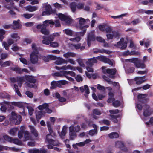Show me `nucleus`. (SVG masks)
Wrapping results in <instances>:
<instances>
[{"instance_id": "f257e3e1", "label": "nucleus", "mask_w": 153, "mask_h": 153, "mask_svg": "<svg viewBox=\"0 0 153 153\" xmlns=\"http://www.w3.org/2000/svg\"><path fill=\"white\" fill-rule=\"evenodd\" d=\"M50 120L51 122L48 121L46 122L47 126L50 134H48L46 137L45 142L46 143H48V148L51 149L53 148V146H57L59 145V143L57 140L52 139V135H55L54 133L53 132L52 125L54 124L56 120V118L54 117H50Z\"/></svg>"}, {"instance_id": "f03ea898", "label": "nucleus", "mask_w": 153, "mask_h": 153, "mask_svg": "<svg viewBox=\"0 0 153 153\" xmlns=\"http://www.w3.org/2000/svg\"><path fill=\"white\" fill-rule=\"evenodd\" d=\"M76 19L79 21V27L83 30V31L77 33V37L68 39L67 40L68 42L70 41L74 42H79L81 39V37L83 36L85 33L86 29L89 27V25L87 24L90 22L88 19H85L83 18L80 17Z\"/></svg>"}, {"instance_id": "7ed1b4c3", "label": "nucleus", "mask_w": 153, "mask_h": 153, "mask_svg": "<svg viewBox=\"0 0 153 153\" xmlns=\"http://www.w3.org/2000/svg\"><path fill=\"white\" fill-rule=\"evenodd\" d=\"M53 27L54 24L56 27L60 26L61 25L59 20L56 19L55 21L53 20H47L43 22L42 25L39 24L36 27L37 29L40 30L41 33L45 35H48L49 33V30L46 29V27L49 25Z\"/></svg>"}, {"instance_id": "20e7f679", "label": "nucleus", "mask_w": 153, "mask_h": 153, "mask_svg": "<svg viewBox=\"0 0 153 153\" xmlns=\"http://www.w3.org/2000/svg\"><path fill=\"white\" fill-rule=\"evenodd\" d=\"M12 104L14 106L22 108V112H20V113L22 115L25 116V115L24 110V108L25 106L28 109L29 114L30 115H32L34 111L32 107L27 105V104L26 103L13 102H12Z\"/></svg>"}, {"instance_id": "39448f33", "label": "nucleus", "mask_w": 153, "mask_h": 153, "mask_svg": "<svg viewBox=\"0 0 153 153\" xmlns=\"http://www.w3.org/2000/svg\"><path fill=\"white\" fill-rule=\"evenodd\" d=\"M106 37L108 39H111L113 38L118 39L120 36V34L117 31L113 30L110 27L106 28Z\"/></svg>"}, {"instance_id": "423d86ee", "label": "nucleus", "mask_w": 153, "mask_h": 153, "mask_svg": "<svg viewBox=\"0 0 153 153\" xmlns=\"http://www.w3.org/2000/svg\"><path fill=\"white\" fill-rule=\"evenodd\" d=\"M43 11L42 13V16L49 15L53 13L51 6L48 3H45L43 4Z\"/></svg>"}, {"instance_id": "0eeeda50", "label": "nucleus", "mask_w": 153, "mask_h": 153, "mask_svg": "<svg viewBox=\"0 0 153 153\" xmlns=\"http://www.w3.org/2000/svg\"><path fill=\"white\" fill-rule=\"evenodd\" d=\"M22 121V118L19 115H17V114L14 112L11 113V116L10 118V121L12 123H15V125L19 124Z\"/></svg>"}, {"instance_id": "6e6552de", "label": "nucleus", "mask_w": 153, "mask_h": 153, "mask_svg": "<svg viewBox=\"0 0 153 153\" xmlns=\"http://www.w3.org/2000/svg\"><path fill=\"white\" fill-rule=\"evenodd\" d=\"M109 112L111 114L110 116L111 118V120L114 122L117 123L118 120L120 119L121 117L120 115H114L119 113V111L118 110H111L109 111Z\"/></svg>"}, {"instance_id": "1a4fd4ad", "label": "nucleus", "mask_w": 153, "mask_h": 153, "mask_svg": "<svg viewBox=\"0 0 153 153\" xmlns=\"http://www.w3.org/2000/svg\"><path fill=\"white\" fill-rule=\"evenodd\" d=\"M126 62H129L134 63L135 66L137 68H143L145 67L144 64L141 63L140 60L137 58H133L131 59H125Z\"/></svg>"}, {"instance_id": "9d476101", "label": "nucleus", "mask_w": 153, "mask_h": 153, "mask_svg": "<svg viewBox=\"0 0 153 153\" xmlns=\"http://www.w3.org/2000/svg\"><path fill=\"white\" fill-rule=\"evenodd\" d=\"M80 127L77 126L74 127L71 126L69 128L70 137V139L73 140L76 137V132L79 131L80 130Z\"/></svg>"}, {"instance_id": "9b49d317", "label": "nucleus", "mask_w": 153, "mask_h": 153, "mask_svg": "<svg viewBox=\"0 0 153 153\" xmlns=\"http://www.w3.org/2000/svg\"><path fill=\"white\" fill-rule=\"evenodd\" d=\"M25 77L26 80L29 83H26V85L27 86L33 88H35L36 87L35 85L33 84H35L36 82V80L33 76L25 75Z\"/></svg>"}, {"instance_id": "f8f14e48", "label": "nucleus", "mask_w": 153, "mask_h": 153, "mask_svg": "<svg viewBox=\"0 0 153 153\" xmlns=\"http://www.w3.org/2000/svg\"><path fill=\"white\" fill-rule=\"evenodd\" d=\"M84 4L82 3H79L77 4L74 3H71L70 4V7L73 12H74L76 9H81L84 8Z\"/></svg>"}, {"instance_id": "ddd939ff", "label": "nucleus", "mask_w": 153, "mask_h": 153, "mask_svg": "<svg viewBox=\"0 0 153 153\" xmlns=\"http://www.w3.org/2000/svg\"><path fill=\"white\" fill-rule=\"evenodd\" d=\"M97 60L103 62L105 63H108L111 66H112L114 64V61L112 60H110L106 58L105 56L100 55L97 57Z\"/></svg>"}, {"instance_id": "4468645a", "label": "nucleus", "mask_w": 153, "mask_h": 153, "mask_svg": "<svg viewBox=\"0 0 153 153\" xmlns=\"http://www.w3.org/2000/svg\"><path fill=\"white\" fill-rule=\"evenodd\" d=\"M114 46L120 48L121 50H123L127 47V42L124 41L123 38H122L119 42L114 45Z\"/></svg>"}, {"instance_id": "2eb2a0df", "label": "nucleus", "mask_w": 153, "mask_h": 153, "mask_svg": "<svg viewBox=\"0 0 153 153\" xmlns=\"http://www.w3.org/2000/svg\"><path fill=\"white\" fill-rule=\"evenodd\" d=\"M56 16L57 17L55 16V17H58L62 21H65L67 23L69 24L71 22V19L62 13H59L56 14Z\"/></svg>"}, {"instance_id": "dca6fc26", "label": "nucleus", "mask_w": 153, "mask_h": 153, "mask_svg": "<svg viewBox=\"0 0 153 153\" xmlns=\"http://www.w3.org/2000/svg\"><path fill=\"white\" fill-rule=\"evenodd\" d=\"M143 107L145 109V111L144 112L143 117H142L141 118L143 120L145 121L146 120V119L147 118V117L150 115L151 112L149 109V106L148 105H145L143 106Z\"/></svg>"}, {"instance_id": "f3484780", "label": "nucleus", "mask_w": 153, "mask_h": 153, "mask_svg": "<svg viewBox=\"0 0 153 153\" xmlns=\"http://www.w3.org/2000/svg\"><path fill=\"white\" fill-rule=\"evenodd\" d=\"M38 53H35L32 52L30 55V59L31 62L33 64L37 63L38 61L39 57L38 55Z\"/></svg>"}, {"instance_id": "a211bd4d", "label": "nucleus", "mask_w": 153, "mask_h": 153, "mask_svg": "<svg viewBox=\"0 0 153 153\" xmlns=\"http://www.w3.org/2000/svg\"><path fill=\"white\" fill-rule=\"evenodd\" d=\"M92 140L90 139H87L85 141L83 142H80L79 143H76L73 145V147L75 149H78V147H83L85 145L88 144L89 143L91 142Z\"/></svg>"}, {"instance_id": "6ab92c4d", "label": "nucleus", "mask_w": 153, "mask_h": 153, "mask_svg": "<svg viewBox=\"0 0 153 153\" xmlns=\"http://www.w3.org/2000/svg\"><path fill=\"white\" fill-rule=\"evenodd\" d=\"M115 146L117 148H120L122 150L125 152H126L128 150V148L124 146L122 141H117L115 143Z\"/></svg>"}, {"instance_id": "aec40b11", "label": "nucleus", "mask_w": 153, "mask_h": 153, "mask_svg": "<svg viewBox=\"0 0 153 153\" xmlns=\"http://www.w3.org/2000/svg\"><path fill=\"white\" fill-rule=\"evenodd\" d=\"M95 40V37L94 35V31L91 32L89 33L87 37V44L88 46H90L91 42Z\"/></svg>"}, {"instance_id": "412c9836", "label": "nucleus", "mask_w": 153, "mask_h": 153, "mask_svg": "<svg viewBox=\"0 0 153 153\" xmlns=\"http://www.w3.org/2000/svg\"><path fill=\"white\" fill-rule=\"evenodd\" d=\"M5 0L7 2V3L4 5V7L5 8L8 9H12L15 8L13 3V0Z\"/></svg>"}, {"instance_id": "4be33fe9", "label": "nucleus", "mask_w": 153, "mask_h": 153, "mask_svg": "<svg viewBox=\"0 0 153 153\" xmlns=\"http://www.w3.org/2000/svg\"><path fill=\"white\" fill-rule=\"evenodd\" d=\"M48 108V105L47 103H44L42 105H40L38 107V108L40 110H42L44 109L47 113H51L52 112V111L49 109Z\"/></svg>"}, {"instance_id": "5701e85b", "label": "nucleus", "mask_w": 153, "mask_h": 153, "mask_svg": "<svg viewBox=\"0 0 153 153\" xmlns=\"http://www.w3.org/2000/svg\"><path fill=\"white\" fill-rule=\"evenodd\" d=\"M43 40L42 42L43 44L48 45L50 44L51 42L53 40V38L51 36L48 37L44 36L43 37Z\"/></svg>"}, {"instance_id": "b1692460", "label": "nucleus", "mask_w": 153, "mask_h": 153, "mask_svg": "<svg viewBox=\"0 0 153 153\" xmlns=\"http://www.w3.org/2000/svg\"><path fill=\"white\" fill-rule=\"evenodd\" d=\"M102 69L103 72L104 73H107L110 75H114L115 74L116 72L115 69H105V67H102Z\"/></svg>"}, {"instance_id": "393cba45", "label": "nucleus", "mask_w": 153, "mask_h": 153, "mask_svg": "<svg viewBox=\"0 0 153 153\" xmlns=\"http://www.w3.org/2000/svg\"><path fill=\"white\" fill-rule=\"evenodd\" d=\"M103 78L109 84L112 85L116 87L118 89L119 88V85L118 83L116 82H113L111 81L110 79L109 78L105 76H103Z\"/></svg>"}, {"instance_id": "a878e982", "label": "nucleus", "mask_w": 153, "mask_h": 153, "mask_svg": "<svg viewBox=\"0 0 153 153\" xmlns=\"http://www.w3.org/2000/svg\"><path fill=\"white\" fill-rule=\"evenodd\" d=\"M97 57H93V58H90L85 63L87 65L92 66L94 63H97Z\"/></svg>"}, {"instance_id": "bb28decb", "label": "nucleus", "mask_w": 153, "mask_h": 153, "mask_svg": "<svg viewBox=\"0 0 153 153\" xmlns=\"http://www.w3.org/2000/svg\"><path fill=\"white\" fill-rule=\"evenodd\" d=\"M23 134H24V137H23V141H25L33 139L30 133L28 131H25Z\"/></svg>"}, {"instance_id": "cd10ccee", "label": "nucleus", "mask_w": 153, "mask_h": 153, "mask_svg": "<svg viewBox=\"0 0 153 153\" xmlns=\"http://www.w3.org/2000/svg\"><path fill=\"white\" fill-rule=\"evenodd\" d=\"M10 80L13 82H14L16 81L20 84H19V86L21 87V83L25 82L24 78L23 77H17V79H16L14 78H10Z\"/></svg>"}, {"instance_id": "c85d7f7f", "label": "nucleus", "mask_w": 153, "mask_h": 153, "mask_svg": "<svg viewBox=\"0 0 153 153\" xmlns=\"http://www.w3.org/2000/svg\"><path fill=\"white\" fill-rule=\"evenodd\" d=\"M74 66H71V65H65L64 66H63L61 68H59L58 67H56V68L57 70L62 69L63 70H71L73 71H74Z\"/></svg>"}, {"instance_id": "c756f323", "label": "nucleus", "mask_w": 153, "mask_h": 153, "mask_svg": "<svg viewBox=\"0 0 153 153\" xmlns=\"http://www.w3.org/2000/svg\"><path fill=\"white\" fill-rule=\"evenodd\" d=\"M65 77L67 78V79L69 81H73L74 80V79L68 76H67V75L69 74L70 76H74L75 75V73L71 71H65Z\"/></svg>"}, {"instance_id": "7c9ffc66", "label": "nucleus", "mask_w": 153, "mask_h": 153, "mask_svg": "<svg viewBox=\"0 0 153 153\" xmlns=\"http://www.w3.org/2000/svg\"><path fill=\"white\" fill-rule=\"evenodd\" d=\"M63 31L67 35L70 36H76V37H77V33H75L71 29H65L63 30Z\"/></svg>"}, {"instance_id": "2f4dec72", "label": "nucleus", "mask_w": 153, "mask_h": 153, "mask_svg": "<svg viewBox=\"0 0 153 153\" xmlns=\"http://www.w3.org/2000/svg\"><path fill=\"white\" fill-rule=\"evenodd\" d=\"M137 84H140L146 80L145 76L142 77H137L134 79Z\"/></svg>"}, {"instance_id": "473e14b6", "label": "nucleus", "mask_w": 153, "mask_h": 153, "mask_svg": "<svg viewBox=\"0 0 153 153\" xmlns=\"http://www.w3.org/2000/svg\"><path fill=\"white\" fill-rule=\"evenodd\" d=\"M98 98L95 94L94 93H93L92 95V97L96 101H98V99L100 100H101L102 99L104 98L105 97V94H100L98 95Z\"/></svg>"}, {"instance_id": "72a5a7b5", "label": "nucleus", "mask_w": 153, "mask_h": 153, "mask_svg": "<svg viewBox=\"0 0 153 153\" xmlns=\"http://www.w3.org/2000/svg\"><path fill=\"white\" fill-rule=\"evenodd\" d=\"M41 58L45 62L48 61V59L54 60H55L56 58V56L52 55H49L47 57L44 56H41Z\"/></svg>"}, {"instance_id": "f704fd0d", "label": "nucleus", "mask_w": 153, "mask_h": 153, "mask_svg": "<svg viewBox=\"0 0 153 153\" xmlns=\"http://www.w3.org/2000/svg\"><path fill=\"white\" fill-rule=\"evenodd\" d=\"M29 128H30L31 134L35 137H36L38 136V133L37 130L34 127L30 125L29 126Z\"/></svg>"}, {"instance_id": "c9c22d12", "label": "nucleus", "mask_w": 153, "mask_h": 153, "mask_svg": "<svg viewBox=\"0 0 153 153\" xmlns=\"http://www.w3.org/2000/svg\"><path fill=\"white\" fill-rule=\"evenodd\" d=\"M80 89L81 92H83L84 91L85 92L86 94H85V95L86 97H87V95L89 94L88 86L87 85H85L84 86L80 87Z\"/></svg>"}, {"instance_id": "e433bc0d", "label": "nucleus", "mask_w": 153, "mask_h": 153, "mask_svg": "<svg viewBox=\"0 0 153 153\" xmlns=\"http://www.w3.org/2000/svg\"><path fill=\"white\" fill-rule=\"evenodd\" d=\"M25 8L26 10L29 12H33L37 10L38 9V7L36 6L28 5L25 7Z\"/></svg>"}, {"instance_id": "4c0bfd02", "label": "nucleus", "mask_w": 153, "mask_h": 153, "mask_svg": "<svg viewBox=\"0 0 153 153\" xmlns=\"http://www.w3.org/2000/svg\"><path fill=\"white\" fill-rule=\"evenodd\" d=\"M25 129V128L24 126H22L20 127V130L18 131V136L19 138L21 139L23 138V133L25 131L24 130Z\"/></svg>"}, {"instance_id": "58836bf2", "label": "nucleus", "mask_w": 153, "mask_h": 153, "mask_svg": "<svg viewBox=\"0 0 153 153\" xmlns=\"http://www.w3.org/2000/svg\"><path fill=\"white\" fill-rule=\"evenodd\" d=\"M67 128V127L66 126H63L62 131L61 133H59V132L58 131V133L61 138H63V137H64L66 134Z\"/></svg>"}, {"instance_id": "ea45409f", "label": "nucleus", "mask_w": 153, "mask_h": 153, "mask_svg": "<svg viewBox=\"0 0 153 153\" xmlns=\"http://www.w3.org/2000/svg\"><path fill=\"white\" fill-rule=\"evenodd\" d=\"M13 23L15 28L20 29L21 28L22 26L21 22L19 20L13 21Z\"/></svg>"}, {"instance_id": "a19ab883", "label": "nucleus", "mask_w": 153, "mask_h": 153, "mask_svg": "<svg viewBox=\"0 0 153 153\" xmlns=\"http://www.w3.org/2000/svg\"><path fill=\"white\" fill-rule=\"evenodd\" d=\"M76 56V54L73 52H68L64 53L63 56L65 58H68L70 57H74Z\"/></svg>"}, {"instance_id": "79ce46f5", "label": "nucleus", "mask_w": 153, "mask_h": 153, "mask_svg": "<svg viewBox=\"0 0 153 153\" xmlns=\"http://www.w3.org/2000/svg\"><path fill=\"white\" fill-rule=\"evenodd\" d=\"M93 126L94 129L91 130L89 131V134L90 135L92 136L97 133V126L95 124H93Z\"/></svg>"}, {"instance_id": "37998d69", "label": "nucleus", "mask_w": 153, "mask_h": 153, "mask_svg": "<svg viewBox=\"0 0 153 153\" xmlns=\"http://www.w3.org/2000/svg\"><path fill=\"white\" fill-rule=\"evenodd\" d=\"M55 63L57 65H61L63 63H66L67 61L62 58L59 57L55 62Z\"/></svg>"}, {"instance_id": "c03bdc74", "label": "nucleus", "mask_w": 153, "mask_h": 153, "mask_svg": "<svg viewBox=\"0 0 153 153\" xmlns=\"http://www.w3.org/2000/svg\"><path fill=\"white\" fill-rule=\"evenodd\" d=\"M109 97L107 100V102L108 103H113L115 101L114 98L113 97V94L111 92H110L108 93Z\"/></svg>"}, {"instance_id": "a18cd8bd", "label": "nucleus", "mask_w": 153, "mask_h": 153, "mask_svg": "<svg viewBox=\"0 0 153 153\" xmlns=\"http://www.w3.org/2000/svg\"><path fill=\"white\" fill-rule=\"evenodd\" d=\"M108 137L111 139L117 138L119 137V134L116 132H113L108 135Z\"/></svg>"}, {"instance_id": "49530a36", "label": "nucleus", "mask_w": 153, "mask_h": 153, "mask_svg": "<svg viewBox=\"0 0 153 153\" xmlns=\"http://www.w3.org/2000/svg\"><path fill=\"white\" fill-rule=\"evenodd\" d=\"M137 53V52L134 51H132L130 52L129 51H127L123 52V54L124 56H127L128 55H136Z\"/></svg>"}, {"instance_id": "de8ad7c7", "label": "nucleus", "mask_w": 153, "mask_h": 153, "mask_svg": "<svg viewBox=\"0 0 153 153\" xmlns=\"http://www.w3.org/2000/svg\"><path fill=\"white\" fill-rule=\"evenodd\" d=\"M72 48H75L76 49H80L81 50H82L84 49L85 47L83 46H81V44H79L76 45H72Z\"/></svg>"}, {"instance_id": "09e8293b", "label": "nucleus", "mask_w": 153, "mask_h": 153, "mask_svg": "<svg viewBox=\"0 0 153 153\" xmlns=\"http://www.w3.org/2000/svg\"><path fill=\"white\" fill-rule=\"evenodd\" d=\"M93 113L94 115H93V117L94 119H97V116H95L94 115H100L101 114V112L99 110L97 109H95L93 110Z\"/></svg>"}, {"instance_id": "8fccbe9b", "label": "nucleus", "mask_w": 153, "mask_h": 153, "mask_svg": "<svg viewBox=\"0 0 153 153\" xmlns=\"http://www.w3.org/2000/svg\"><path fill=\"white\" fill-rule=\"evenodd\" d=\"M18 128H14L11 129L9 131V134L11 135L14 136L17 133L18 130Z\"/></svg>"}, {"instance_id": "3c124183", "label": "nucleus", "mask_w": 153, "mask_h": 153, "mask_svg": "<svg viewBox=\"0 0 153 153\" xmlns=\"http://www.w3.org/2000/svg\"><path fill=\"white\" fill-rule=\"evenodd\" d=\"M93 52L94 53H105L107 54H108L109 53V52L105 51L104 50H99L98 49H96L93 51Z\"/></svg>"}, {"instance_id": "603ef678", "label": "nucleus", "mask_w": 153, "mask_h": 153, "mask_svg": "<svg viewBox=\"0 0 153 153\" xmlns=\"http://www.w3.org/2000/svg\"><path fill=\"white\" fill-rule=\"evenodd\" d=\"M59 87H61L62 85H65L68 83V82L65 80H61L57 81Z\"/></svg>"}, {"instance_id": "864d4df0", "label": "nucleus", "mask_w": 153, "mask_h": 153, "mask_svg": "<svg viewBox=\"0 0 153 153\" xmlns=\"http://www.w3.org/2000/svg\"><path fill=\"white\" fill-rule=\"evenodd\" d=\"M123 103L122 101H119L118 100L115 101L113 103V105L115 107H118L120 105H122Z\"/></svg>"}, {"instance_id": "5fc2aeb1", "label": "nucleus", "mask_w": 153, "mask_h": 153, "mask_svg": "<svg viewBox=\"0 0 153 153\" xmlns=\"http://www.w3.org/2000/svg\"><path fill=\"white\" fill-rule=\"evenodd\" d=\"M11 142H13L14 144L19 145H21L22 144V143L21 141H20L17 138L13 139H12V141Z\"/></svg>"}, {"instance_id": "6e6d98bb", "label": "nucleus", "mask_w": 153, "mask_h": 153, "mask_svg": "<svg viewBox=\"0 0 153 153\" xmlns=\"http://www.w3.org/2000/svg\"><path fill=\"white\" fill-rule=\"evenodd\" d=\"M65 71H62L59 72H56L54 73V75L59 77L65 76Z\"/></svg>"}, {"instance_id": "4d7b16f0", "label": "nucleus", "mask_w": 153, "mask_h": 153, "mask_svg": "<svg viewBox=\"0 0 153 153\" xmlns=\"http://www.w3.org/2000/svg\"><path fill=\"white\" fill-rule=\"evenodd\" d=\"M108 27H109L107 26L106 25H100L98 26L99 30L102 31H106V28Z\"/></svg>"}, {"instance_id": "13d9d810", "label": "nucleus", "mask_w": 153, "mask_h": 153, "mask_svg": "<svg viewBox=\"0 0 153 153\" xmlns=\"http://www.w3.org/2000/svg\"><path fill=\"white\" fill-rule=\"evenodd\" d=\"M5 33V31L3 29H0V41H2L4 38V35Z\"/></svg>"}, {"instance_id": "bf43d9fd", "label": "nucleus", "mask_w": 153, "mask_h": 153, "mask_svg": "<svg viewBox=\"0 0 153 153\" xmlns=\"http://www.w3.org/2000/svg\"><path fill=\"white\" fill-rule=\"evenodd\" d=\"M58 86L57 81H53L51 83V88L52 89H54L57 87H58Z\"/></svg>"}, {"instance_id": "052dcab7", "label": "nucleus", "mask_w": 153, "mask_h": 153, "mask_svg": "<svg viewBox=\"0 0 153 153\" xmlns=\"http://www.w3.org/2000/svg\"><path fill=\"white\" fill-rule=\"evenodd\" d=\"M127 15V13H124L119 16H112L111 17L114 19H121Z\"/></svg>"}, {"instance_id": "680f3d73", "label": "nucleus", "mask_w": 153, "mask_h": 153, "mask_svg": "<svg viewBox=\"0 0 153 153\" xmlns=\"http://www.w3.org/2000/svg\"><path fill=\"white\" fill-rule=\"evenodd\" d=\"M146 96L147 95L146 94H141L137 96V98L139 102H140L141 100H143L144 98H145Z\"/></svg>"}, {"instance_id": "e2e57ef3", "label": "nucleus", "mask_w": 153, "mask_h": 153, "mask_svg": "<svg viewBox=\"0 0 153 153\" xmlns=\"http://www.w3.org/2000/svg\"><path fill=\"white\" fill-rule=\"evenodd\" d=\"M39 149L34 148L28 150L29 153H39Z\"/></svg>"}, {"instance_id": "0e129e2a", "label": "nucleus", "mask_w": 153, "mask_h": 153, "mask_svg": "<svg viewBox=\"0 0 153 153\" xmlns=\"http://www.w3.org/2000/svg\"><path fill=\"white\" fill-rule=\"evenodd\" d=\"M32 48L33 51L32 52H34L35 53H38V48L36 44L34 43L32 44Z\"/></svg>"}, {"instance_id": "69168bd1", "label": "nucleus", "mask_w": 153, "mask_h": 153, "mask_svg": "<svg viewBox=\"0 0 153 153\" xmlns=\"http://www.w3.org/2000/svg\"><path fill=\"white\" fill-rule=\"evenodd\" d=\"M36 116L37 120H39L40 118L43 117V114L42 112L39 111L37 112Z\"/></svg>"}, {"instance_id": "338daca9", "label": "nucleus", "mask_w": 153, "mask_h": 153, "mask_svg": "<svg viewBox=\"0 0 153 153\" xmlns=\"http://www.w3.org/2000/svg\"><path fill=\"white\" fill-rule=\"evenodd\" d=\"M11 36L12 38L15 39L16 41H17L20 38V37L18 36V35L17 33H16L12 34L11 35Z\"/></svg>"}, {"instance_id": "774afa93", "label": "nucleus", "mask_w": 153, "mask_h": 153, "mask_svg": "<svg viewBox=\"0 0 153 153\" xmlns=\"http://www.w3.org/2000/svg\"><path fill=\"white\" fill-rule=\"evenodd\" d=\"M32 40L30 39L26 38L24 40L23 43L24 44H30Z\"/></svg>"}]
</instances>
